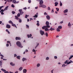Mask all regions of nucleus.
<instances>
[{"label":"nucleus","mask_w":73,"mask_h":73,"mask_svg":"<svg viewBox=\"0 0 73 73\" xmlns=\"http://www.w3.org/2000/svg\"><path fill=\"white\" fill-rule=\"evenodd\" d=\"M16 44L19 47H20V48H21L23 47V46H22V44H21V43L19 41H18L17 42Z\"/></svg>","instance_id":"nucleus-1"},{"label":"nucleus","mask_w":73,"mask_h":73,"mask_svg":"<svg viewBox=\"0 0 73 73\" xmlns=\"http://www.w3.org/2000/svg\"><path fill=\"white\" fill-rule=\"evenodd\" d=\"M40 35H41V36H43L44 35H45V33H44V31L40 30Z\"/></svg>","instance_id":"nucleus-2"},{"label":"nucleus","mask_w":73,"mask_h":73,"mask_svg":"<svg viewBox=\"0 0 73 73\" xmlns=\"http://www.w3.org/2000/svg\"><path fill=\"white\" fill-rule=\"evenodd\" d=\"M19 11L20 12V13L21 14V15H23V13H24V12L23 11V10L21 9L19 10Z\"/></svg>","instance_id":"nucleus-3"},{"label":"nucleus","mask_w":73,"mask_h":73,"mask_svg":"<svg viewBox=\"0 0 73 73\" xmlns=\"http://www.w3.org/2000/svg\"><path fill=\"white\" fill-rule=\"evenodd\" d=\"M39 7H42V8H46V6L45 5H39Z\"/></svg>","instance_id":"nucleus-4"},{"label":"nucleus","mask_w":73,"mask_h":73,"mask_svg":"<svg viewBox=\"0 0 73 73\" xmlns=\"http://www.w3.org/2000/svg\"><path fill=\"white\" fill-rule=\"evenodd\" d=\"M6 28H8V29H9V28H11V25H9L7 24L6 25Z\"/></svg>","instance_id":"nucleus-5"},{"label":"nucleus","mask_w":73,"mask_h":73,"mask_svg":"<svg viewBox=\"0 0 73 73\" xmlns=\"http://www.w3.org/2000/svg\"><path fill=\"white\" fill-rule=\"evenodd\" d=\"M15 40H21V38H20V37H16L15 38Z\"/></svg>","instance_id":"nucleus-6"},{"label":"nucleus","mask_w":73,"mask_h":73,"mask_svg":"<svg viewBox=\"0 0 73 73\" xmlns=\"http://www.w3.org/2000/svg\"><path fill=\"white\" fill-rule=\"evenodd\" d=\"M43 3H44V2H43V1H42V0L40 1V2H39L40 5H42V4H43Z\"/></svg>","instance_id":"nucleus-7"},{"label":"nucleus","mask_w":73,"mask_h":73,"mask_svg":"<svg viewBox=\"0 0 73 73\" xmlns=\"http://www.w3.org/2000/svg\"><path fill=\"white\" fill-rule=\"evenodd\" d=\"M54 30H55V29L52 28V27H51L50 29H49V30L51 31H54Z\"/></svg>","instance_id":"nucleus-8"},{"label":"nucleus","mask_w":73,"mask_h":73,"mask_svg":"<svg viewBox=\"0 0 73 73\" xmlns=\"http://www.w3.org/2000/svg\"><path fill=\"white\" fill-rule=\"evenodd\" d=\"M46 18L48 20H50V16L48 15L46 16Z\"/></svg>","instance_id":"nucleus-9"},{"label":"nucleus","mask_w":73,"mask_h":73,"mask_svg":"<svg viewBox=\"0 0 73 73\" xmlns=\"http://www.w3.org/2000/svg\"><path fill=\"white\" fill-rule=\"evenodd\" d=\"M27 37H28V38H30V37L31 38V37H32V34H30V35H27Z\"/></svg>","instance_id":"nucleus-10"},{"label":"nucleus","mask_w":73,"mask_h":73,"mask_svg":"<svg viewBox=\"0 0 73 73\" xmlns=\"http://www.w3.org/2000/svg\"><path fill=\"white\" fill-rule=\"evenodd\" d=\"M44 31H50L49 29H48V28H46L44 29Z\"/></svg>","instance_id":"nucleus-11"},{"label":"nucleus","mask_w":73,"mask_h":73,"mask_svg":"<svg viewBox=\"0 0 73 73\" xmlns=\"http://www.w3.org/2000/svg\"><path fill=\"white\" fill-rule=\"evenodd\" d=\"M46 25H49V23L48 21H47L46 22Z\"/></svg>","instance_id":"nucleus-12"},{"label":"nucleus","mask_w":73,"mask_h":73,"mask_svg":"<svg viewBox=\"0 0 73 73\" xmlns=\"http://www.w3.org/2000/svg\"><path fill=\"white\" fill-rule=\"evenodd\" d=\"M9 6H7L6 7L5 9H4V11H6V10H7L8 9V8L9 7Z\"/></svg>","instance_id":"nucleus-13"},{"label":"nucleus","mask_w":73,"mask_h":73,"mask_svg":"<svg viewBox=\"0 0 73 73\" xmlns=\"http://www.w3.org/2000/svg\"><path fill=\"white\" fill-rule=\"evenodd\" d=\"M45 26H46V28H49L50 27V26L49 25H46Z\"/></svg>","instance_id":"nucleus-14"},{"label":"nucleus","mask_w":73,"mask_h":73,"mask_svg":"<svg viewBox=\"0 0 73 73\" xmlns=\"http://www.w3.org/2000/svg\"><path fill=\"white\" fill-rule=\"evenodd\" d=\"M55 6H57V5L58 4V2H56L54 3Z\"/></svg>","instance_id":"nucleus-15"},{"label":"nucleus","mask_w":73,"mask_h":73,"mask_svg":"<svg viewBox=\"0 0 73 73\" xmlns=\"http://www.w3.org/2000/svg\"><path fill=\"white\" fill-rule=\"evenodd\" d=\"M27 58H23V59H22V61H26V60H27Z\"/></svg>","instance_id":"nucleus-16"},{"label":"nucleus","mask_w":73,"mask_h":73,"mask_svg":"<svg viewBox=\"0 0 73 73\" xmlns=\"http://www.w3.org/2000/svg\"><path fill=\"white\" fill-rule=\"evenodd\" d=\"M9 24H13V23L12 21L11 20L9 21Z\"/></svg>","instance_id":"nucleus-17"},{"label":"nucleus","mask_w":73,"mask_h":73,"mask_svg":"<svg viewBox=\"0 0 73 73\" xmlns=\"http://www.w3.org/2000/svg\"><path fill=\"white\" fill-rule=\"evenodd\" d=\"M68 11V10L67 9H66L64 11V13H66Z\"/></svg>","instance_id":"nucleus-18"},{"label":"nucleus","mask_w":73,"mask_h":73,"mask_svg":"<svg viewBox=\"0 0 73 73\" xmlns=\"http://www.w3.org/2000/svg\"><path fill=\"white\" fill-rule=\"evenodd\" d=\"M27 69H24L23 70V73H27Z\"/></svg>","instance_id":"nucleus-19"},{"label":"nucleus","mask_w":73,"mask_h":73,"mask_svg":"<svg viewBox=\"0 0 73 73\" xmlns=\"http://www.w3.org/2000/svg\"><path fill=\"white\" fill-rule=\"evenodd\" d=\"M1 70L3 72H6V70L5 69H4L3 68L1 69Z\"/></svg>","instance_id":"nucleus-20"},{"label":"nucleus","mask_w":73,"mask_h":73,"mask_svg":"<svg viewBox=\"0 0 73 73\" xmlns=\"http://www.w3.org/2000/svg\"><path fill=\"white\" fill-rule=\"evenodd\" d=\"M10 65H11L12 66H15V64H13V63L11 62L10 63Z\"/></svg>","instance_id":"nucleus-21"},{"label":"nucleus","mask_w":73,"mask_h":73,"mask_svg":"<svg viewBox=\"0 0 73 73\" xmlns=\"http://www.w3.org/2000/svg\"><path fill=\"white\" fill-rule=\"evenodd\" d=\"M12 26H13V27H15L17 28V27H16V25L15 24H12Z\"/></svg>","instance_id":"nucleus-22"},{"label":"nucleus","mask_w":73,"mask_h":73,"mask_svg":"<svg viewBox=\"0 0 73 73\" xmlns=\"http://www.w3.org/2000/svg\"><path fill=\"white\" fill-rule=\"evenodd\" d=\"M22 69H23V67H21L20 68H19V71H21Z\"/></svg>","instance_id":"nucleus-23"},{"label":"nucleus","mask_w":73,"mask_h":73,"mask_svg":"<svg viewBox=\"0 0 73 73\" xmlns=\"http://www.w3.org/2000/svg\"><path fill=\"white\" fill-rule=\"evenodd\" d=\"M13 3H14V4H16V0H13Z\"/></svg>","instance_id":"nucleus-24"},{"label":"nucleus","mask_w":73,"mask_h":73,"mask_svg":"<svg viewBox=\"0 0 73 73\" xmlns=\"http://www.w3.org/2000/svg\"><path fill=\"white\" fill-rule=\"evenodd\" d=\"M58 28L60 29H62V26H59L58 27Z\"/></svg>","instance_id":"nucleus-25"},{"label":"nucleus","mask_w":73,"mask_h":73,"mask_svg":"<svg viewBox=\"0 0 73 73\" xmlns=\"http://www.w3.org/2000/svg\"><path fill=\"white\" fill-rule=\"evenodd\" d=\"M15 19H16V20H18L19 19V17H17V16H15Z\"/></svg>","instance_id":"nucleus-26"},{"label":"nucleus","mask_w":73,"mask_h":73,"mask_svg":"<svg viewBox=\"0 0 73 73\" xmlns=\"http://www.w3.org/2000/svg\"><path fill=\"white\" fill-rule=\"evenodd\" d=\"M42 29H45L46 28V26H43L42 27Z\"/></svg>","instance_id":"nucleus-27"},{"label":"nucleus","mask_w":73,"mask_h":73,"mask_svg":"<svg viewBox=\"0 0 73 73\" xmlns=\"http://www.w3.org/2000/svg\"><path fill=\"white\" fill-rule=\"evenodd\" d=\"M56 31H57V32H60V29L58 28L56 29Z\"/></svg>","instance_id":"nucleus-28"},{"label":"nucleus","mask_w":73,"mask_h":73,"mask_svg":"<svg viewBox=\"0 0 73 73\" xmlns=\"http://www.w3.org/2000/svg\"><path fill=\"white\" fill-rule=\"evenodd\" d=\"M20 56H18L17 57V58L19 60H20Z\"/></svg>","instance_id":"nucleus-29"},{"label":"nucleus","mask_w":73,"mask_h":73,"mask_svg":"<svg viewBox=\"0 0 73 73\" xmlns=\"http://www.w3.org/2000/svg\"><path fill=\"white\" fill-rule=\"evenodd\" d=\"M33 17H35L36 18H37L38 17L37 15L35 14V16H33Z\"/></svg>","instance_id":"nucleus-30"},{"label":"nucleus","mask_w":73,"mask_h":73,"mask_svg":"<svg viewBox=\"0 0 73 73\" xmlns=\"http://www.w3.org/2000/svg\"><path fill=\"white\" fill-rule=\"evenodd\" d=\"M13 0H7V1L9 2V3H11V1H12Z\"/></svg>","instance_id":"nucleus-31"},{"label":"nucleus","mask_w":73,"mask_h":73,"mask_svg":"<svg viewBox=\"0 0 73 73\" xmlns=\"http://www.w3.org/2000/svg\"><path fill=\"white\" fill-rule=\"evenodd\" d=\"M39 45V43H38L36 46H35V49L36 48H37V46H38Z\"/></svg>","instance_id":"nucleus-32"},{"label":"nucleus","mask_w":73,"mask_h":73,"mask_svg":"<svg viewBox=\"0 0 73 73\" xmlns=\"http://www.w3.org/2000/svg\"><path fill=\"white\" fill-rule=\"evenodd\" d=\"M62 4L61 3V1H60V7L62 6Z\"/></svg>","instance_id":"nucleus-33"},{"label":"nucleus","mask_w":73,"mask_h":73,"mask_svg":"<svg viewBox=\"0 0 73 73\" xmlns=\"http://www.w3.org/2000/svg\"><path fill=\"white\" fill-rule=\"evenodd\" d=\"M40 66V64L38 63L37 65V67H39Z\"/></svg>","instance_id":"nucleus-34"},{"label":"nucleus","mask_w":73,"mask_h":73,"mask_svg":"<svg viewBox=\"0 0 73 73\" xmlns=\"http://www.w3.org/2000/svg\"><path fill=\"white\" fill-rule=\"evenodd\" d=\"M3 64V62L1 61H0V65L1 66L2 65V64Z\"/></svg>","instance_id":"nucleus-35"},{"label":"nucleus","mask_w":73,"mask_h":73,"mask_svg":"<svg viewBox=\"0 0 73 73\" xmlns=\"http://www.w3.org/2000/svg\"><path fill=\"white\" fill-rule=\"evenodd\" d=\"M45 35L46 36V37H48V34L47 33H46L45 34Z\"/></svg>","instance_id":"nucleus-36"},{"label":"nucleus","mask_w":73,"mask_h":73,"mask_svg":"<svg viewBox=\"0 0 73 73\" xmlns=\"http://www.w3.org/2000/svg\"><path fill=\"white\" fill-rule=\"evenodd\" d=\"M19 23H21V22H22V21L20 19H19Z\"/></svg>","instance_id":"nucleus-37"},{"label":"nucleus","mask_w":73,"mask_h":73,"mask_svg":"<svg viewBox=\"0 0 73 73\" xmlns=\"http://www.w3.org/2000/svg\"><path fill=\"white\" fill-rule=\"evenodd\" d=\"M20 15L21 14L20 13H18L17 15L18 17H20Z\"/></svg>","instance_id":"nucleus-38"},{"label":"nucleus","mask_w":73,"mask_h":73,"mask_svg":"<svg viewBox=\"0 0 73 73\" xmlns=\"http://www.w3.org/2000/svg\"><path fill=\"white\" fill-rule=\"evenodd\" d=\"M36 25H37V27H39V26H40V24H39V23H37Z\"/></svg>","instance_id":"nucleus-39"},{"label":"nucleus","mask_w":73,"mask_h":73,"mask_svg":"<svg viewBox=\"0 0 73 73\" xmlns=\"http://www.w3.org/2000/svg\"><path fill=\"white\" fill-rule=\"evenodd\" d=\"M25 18L26 19H27V18H28V15H26L25 17Z\"/></svg>","instance_id":"nucleus-40"},{"label":"nucleus","mask_w":73,"mask_h":73,"mask_svg":"<svg viewBox=\"0 0 73 73\" xmlns=\"http://www.w3.org/2000/svg\"><path fill=\"white\" fill-rule=\"evenodd\" d=\"M56 9L57 11V12H58V11H59V9L58 8H56Z\"/></svg>","instance_id":"nucleus-41"},{"label":"nucleus","mask_w":73,"mask_h":73,"mask_svg":"<svg viewBox=\"0 0 73 73\" xmlns=\"http://www.w3.org/2000/svg\"><path fill=\"white\" fill-rule=\"evenodd\" d=\"M68 61L66 60V61H65L64 62V64H67V63H68Z\"/></svg>","instance_id":"nucleus-42"},{"label":"nucleus","mask_w":73,"mask_h":73,"mask_svg":"<svg viewBox=\"0 0 73 73\" xmlns=\"http://www.w3.org/2000/svg\"><path fill=\"white\" fill-rule=\"evenodd\" d=\"M3 7H4L3 6L0 7V10H1L2 9V8H3Z\"/></svg>","instance_id":"nucleus-43"},{"label":"nucleus","mask_w":73,"mask_h":73,"mask_svg":"<svg viewBox=\"0 0 73 73\" xmlns=\"http://www.w3.org/2000/svg\"><path fill=\"white\" fill-rule=\"evenodd\" d=\"M49 59V58L48 57H47L46 59V60H48Z\"/></svg>","instance_id":"nucleus-44"},{"label":"nucleus","mask_w":73,"mask_h":73,"mask_svg":"<svg viewBox=\"0 0 73 73\" xmlns=\"http://www.w3.org/2000/svg\"><path fill=\"white\" fill-rule=\"evenodd\" d=\"M54 58L55 59H57V56H54Z\"/></svg>","instance_id":"nucleus-45"},{"label":"nucleus","mask_w":73,"mask_h":73,"mask_svg":"<svg viewBox=\"0 0 73 73\" xmlns=\"http://www.w3.org/2000/svg\"><path fill=\"white\" fill-rule=\"evenodd\" d=\"M12 13H13V14H14L15 13V12L14 11H12Z\"/></svg>","instance_id":"nucleus-46"},{"label":"nucleus","mask_w":73,"mask_h":73,"mask_svg":"<svg viewBox=\"0 0 73 73\" xmlns=\"http://www.w3.org/2000/svg\"><path fill=\"white\" fill-rule=\"evenodd\" d=\"M12 7H13V8H14L15 7V6H14V5L13 4H12L11 5Z\"/></svg>","instance_id":"nucleus-47"},{"label":"nucleus","mask_w":73,"mask_h":73,"mask_svg":"<svg viewBox=\"0 0 73 73\" xmlns=\"http://www.w3.org/2000/svg\"><path fill=\"white\" fill-rule=\"evenodd\" d=\"M44 15H47L48 14H47V13H46L45 12H44Z\"/></svg>","instance_id":"nucleus-48"},{"label":"nucleus","mask_w":73,"mask_h":73,"mask_svg":"<svg viewBox=\"0 0 73 73\" xmlns=\"http://www.w3.org/2000/svg\"><path fill=\"white\" fill-rule=\"evenodd\" d=\"M48 10H50V7H48Z\"/></svg>","instance_id":"nucleus-49"},{"label":"nucleus","mask_w":73,"mask_h":73,"mask_svg":"<svg viewBox=\"0 0 73 73\" xmlns=\"http://www.w3.org/2000/svg\"><path fill=\"white\" fill-rule=\"evenodd\" d=\"M28 3H31V0H29L28 1Z\"/></svg>","instance_id":"nucleus-50"},{"label":"nucleus","mask_w":73,"mask_h":73,"mask_svg":"<svg viewBox=\"0 0 73 73\" xmlns=\"http://www.w3.org/2000/svg\"><path fill=\"white\" fill-rule=\"evenodd\" d=\"M33 52H36V50L34 49H33Z\"/></svg>","instance_id":"nucleus-51"},{"label":"nucleus","mask_w":73,"mask_h":73,"mask_svg":"<svg viewBox=\"0 0 73 73\" xmlns=\"http://www.w3.org/2000/svg\"><path fill=\"white\" fill-rule=\"evenodd\" d=\"M64 66V67H65V66H66V65H65V64H64L63 65H62V67H63V66Z\"/></svg>","instance_id":"nucleus-52"},{"label":"nucleus","mask_w":73,"mask_h":73,"mask_svg":"<svg viewBox=\"0 0 73 73\" xmlns=\"http://www.w3.org/2000/svg\"><path fill=\"white\" fill-rule=\"evenodd\" d=\"M70 63H71V62L70 61H69L68 63H67V64L68 65V64H70Z\"/></svg>","instance_id":"nucleus-53"},{"label":"nucleus","mask_w":73,"mask_h":73,"mask_svg":"<svg viewBox=\"0 0 73 73\" xmlns=\"http://www.w3.org/2000/svg\"><path fill=\"white\" fill-rule=\"evenodd\" d=\"M68 26H70V22H69L68 25Z\"/></svg>","instance_id":"nucleus-54"},{"label":"nucleus","mask_w":73,"mask_h":73,"mask_svg":"<svg viewBox=\"0 0 73 73\" xmlns=\"http://www.w3.org/2000/svg\"><path fill=\"white\" fill-rule=\"evenodd\" d=\"M1 12H4V10L3 9H2L1 10Z\"/></svg>","instance_id":"nucleus-55"},{"label":"nucleus","mask_w":73,"mask_h":73,"mask_svg":"<svg viewBox=\"0 0 73 73\" xmlns=\"http://www.w3.org/2000/svg\"><path fill=\"white\" fill-rule=\"evenodd\" d=\"M4 73H9V72H8V71H6Z\"/></svg>","instance_id":"nucleus-56"},{"label":"nucleus","mask_w":73,"mask_h":73,"mask_svg":"<svg viewBox=\"0 0 73 73\" xmlns=\"http://www.w3.org/2000/svg\"><path fill=\"white\" fill-rule=\"evenodd\" d=\"M26 26L27 27V28H29V25H26Z\"/></svg>","instance_id":"nucleus-57"},{"label":"nucleus","mask_w":73,"mask_h":73,"mask_svg":"<svg viewBox=\"0 0 73 73\" xmlns=\"http://www.w3.org/2000/svg\"><path fill=\"white\" fill-rule=\"evenodd\" d=\"M1 15H4V13H3V12H1Z\"/></svg>","instance_id":"nucleus-58"},{"label":"nucleus","mask_w":73,"mask_h":73,"mask_svg":"<svg viewBox=\"0 0 73 73\" xmlns=\"http://www.w3.org/2000/svg\"><path fill=\"white\" fill-rule=\"evenodd\" d=\"M6 46H9V44H6Z\"/></svg>","instance_id":"nucleus-59"},{"label":"nucleus","mask_w":73,"mask_h":73,"mask_svg":"<svg viewBox=\"0 0 73 73\" xmlns=\"http://www.w3.org/2000/svg\"><path fill=\"white\" fill-rule=\"evenodd\" d=\"M17 56V55L16 54H14V57H16Z\"/></svg>","instance_id":"nucleus-60"},{"label":"nucleus","mask_w":73,"mask_h":73,"mask_svg":"<svg viewBox=\"0 0 73 73\" xmlns=\"http://www.w3.org/2000/svg\"><path fill=\"white\" fill-rule=\"evenodd\" d=\"M52 13H54V10H52L51 11Z\"/></svg>","instance_id":"nucleus-61"},{"label":"nucleus","mask_w":73,"mask_h":73,"mask_svg":"<svg viewBox=\"0 0 73 73\" xmlns=\"http://www.w3.org/2000/svg\"><path fill=\"white\" fill-rule=\"evenodd\" d=\"M7 43H10V42H11L8 41H7Z\"/></svg>","instance_id":"nucleus-62"},{"label":"nucleus","mask_w":73,"mask_h":73,"mask_svg":"<svg viewBox=\"0 0 73 73\" xmlns=\"http://www.w3.org/2000/svg\"><path fill=\"white\" fill-rule=\"evenodd\" d=\"M25 52H28V50H27L26 49L25 50Z\"/></svg>","instance_id":"nucleus-63"},{"label":"nucleus","mask_w":73,"mask_h":73,"mask_svg":"<svg viewBox=\"0 0 73 73\" xmlns=\"http://www.w3.org/2000/svg\"><path fill=\"white\" fill-rule=\"evenodd\" d=\"M15 73H18V71H17L15 72Z\"/></svg>","instance_id":"nucleus-64"}]
</instances>
